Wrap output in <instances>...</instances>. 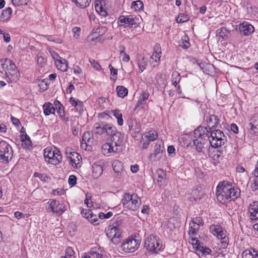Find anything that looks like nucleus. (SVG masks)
Segmentation results:
<instances>
[{"instance_id":"412c9836","label":"nucleus","mask_w":258,"mask_h":258,"mask_svg":"<svg viewBox=\"0 0 258 258\" xmlns=\"http://www.w3.org/2000/svg\"><path fill=\"white\" fill-rule=\"evenodd\" d=\"M55 64L57 68L62 72H66L68 70V61L65 59L55 60Z\"/></svg>"},{"instance_id":"37998d69","label":"nucleus","mask_w":258,"mask_h":258,"mask_svg":"<svg viewBox=\"0 0 258 258\" xmlns=\"http://www.w3.org/2000/svg\"><path fill=\"white\" fill-rule=\"evenodd\" d=\"M151 142V141H149V139H147V138H145V136L143 135L140 141V146L143 149H146L147 148Z\"/></svg>"},{"instance_id":"473e14b6","label":"nucleus","mask_w":258,"mask_h":258,"mask_svg":"<svg viewBox=\"0 0 258 258\" xmlns=\"http://www.w3.org/2000/svg\"><path fill=\"white\" fill-rule=\"evenodd\" d=\"M81 158V157L76 152H73L71 153L70 154V162L72 164V165L74 167H77V164L78 163H77V161L79 160V158Z\"/></svg>"},{"instance_id":"13d9d810","label":"nucleus","mask_w":258,"mask_h":258,"mask_svg":"<svg viewBox=\"0 0 258 258\" xmlns=\"http://www.w3.org/2000/svg\"><path fill=\"white\" fill-rule=\"evenodd\" d=\"M77 177L74 175H71L69 178V183L71 186H74L76 184Z\"/></svg>"},{"instance_id":"4d7b16f0","label":"nucleus","mask_w":258,"mask_h":258,"mask_svg":"<svg viewBox=\"0 0 258 258\" xmlns=\"http://www.w3.org/2000/svg\"><path fill=\"white\" fill-rule=\"evenodd\" d=\"M72 32L74 33V37L77 39H79L81 32L80 28L77 27H74L72 29Z\"/></svg>"},{"instance_id":"0e129e2a","label":"nucleus","mask_w":258,"mask_h":258,"mask_svg":"<svg viewBox=\"0 0 258 258\" xmlns=\"http://www.w3.org/2000/svg\"><path fill=\"white\" fill-rule=\"evenodd\" d=\"M28 0H17V7L20 8L23 6H26L28 4Z\"/></svg>"},{"instance_id":"2f4dec72","label":"nucleus","mask_w":258,"mask_h":258,"mask_svg":"<svg viewBox=\"0 0 258 258\" xmlns=\"http://www.w3.org/2000/svg\"><path fill=\"white\" fill-rule=\"evenodd\" d=\"M81 158V157L76 152H73L71 153L70 154V162L72 164V165L74 167H77V164L78 163H77V161L79 160V158Z\"/></svg>"},{"instance_id":"aec40b11","label":"nucleus","mask_w":258,"mask_h":258,"mask_svg":"<svg viewBox=\"0 0 258 258\" xmlns=\"http://www.w3.org/2000/svg\"><path fill=\"white\" fill-rule=\"evenodd\" d=\"M242 258H258V251L251 248L246 249L242 253Z\"/></svg>"},{"instance_id":"e2e57ef3","label":"nucleus","mask_w":258,"mask_h":258,"mask_svg":"<svg viewBox=\"0 0 258 258\" xmlns=\"http://www.w3.org/2000/svg\"><path fill=\"white\" fill-rule=\"evenodd\" d=\"M192 221H193L194 222L198 224L200 226H203L204 225L203 220L202 218L200 217L194 218L192 219Z\"/></svg>"},{"instance_id":"4c0bfd02","label":"nucleus","mask_w":258,"mask_h":258,"mask_svg":"<svg viewBox=\"0 0 258 258\" xmlns=\"http://www.w3.org/2000/svg\"><path fill=\"white\" fill-rule=\"evenodd\" d=\"M249 213L250 215V219L252 220H256L258 219V206L255 207L254 205L253 207L249 209Z\"/></svg>"},{"instance_id":"e433bc0d","label":"nucleus","mask_w":258,"mask_h":258,"mask_svg":"<svg viewBox=\"0 0 258 258\" xmlns=\"http://www.w3.org/2000/svg\"><path fill=\"white\" fill-rule=\"evenodd\" d=\"M156 174L157 175V182L158 183H162L166 178V173L162 169H158L156 171Z\"/></svg>"},{"instance_id":"dca6fc26","label":"nucleus","mask_w":258,"mask_h":258,"mask_svg":"<svg viewBox=\"0 0 258 258\" xmlns=\"http://www.w3.org/2000/svg\"><path fill=\"white\" fill-rule=\"evenodd\" d=\"M204 195V191L202 187H197L194 189L191 192L190 199L191 201L201 200Z\"/></svg>"},{"instance_id":"6ab92c4d","label":"nucleus","mask_w":258,"mask_h":258,"mask_svg":"<svg viewBox=\"0 0 258 258\" xmlns=\"http://www.w3.org/2000/svg\"><path fill=\"white\" fill-rule=\"evenodd\" d=\"M119 20L120 23H123L124 24L128 25V26L136 25L137 23L136 20L134 19L133 16H121L119 18Z\"/></svg>"},{"instance_id":"7c9ffc66","label":"nucleus","mask_w":258,"mask_h":258,"mask_svg":"<svg viewBox=\"0 0 258 258\" xmlns=\"http://www.w3.org/2000/svg\"><path fill=\"white\" fill-rule=\"evenodd\" d=\"M81 158V157L76 152H73L71 153L70 154V162L72 164V165L74 167H77V164L78 163H77V161L79 160V158Z\"/></svg>"},{"instance_id":"79ce46f5","label":"nucleus","mask_w":258,"mask_h":258,"mask_svg":"<svg viewBox=\"0 0 258 258\" xmlns=\"http://www.w3.org/2000/svg\"><path fill=\"white\" fill-rule=\"evenodd\" d=\"M112 166L113 169L115 173L118 174L122 171V167L120 162L115 161L113 163Z\"/></svg>"},{"instance_id":"2eb2a0df","label":"nucleus","mask_w":258,"mask_h":258,"mask_svg":"<svg viewBox=\"0 0 258 258\" xmlns=\"http://www.w3.org/2000/svg\"><path fill=\"white\" fill-rule=\"evenodd\" d=\"M210 132L208 127L200 126L194 131L195 138L205 139L206 137H208Z\"/></svg>"},{"instance_id":"b1692460","label":"nucleus","mask_w":258,"mask_h":258,"mask_svg":"<svg viewBox=\"0 0 258 258\" xmlns=\"http://www.w3.org/2000/svg\"><path fill=\"white\" fill-rule=\"evenodd\" d=\"M138 66L139 68V72H143L146 69V67L148 63V58L142 56L141 55H139L138 56Z\"/></svg>"},{"instance_id":"09e8293b","label":"nucleus","mask_w":258,"mask_h":258,"mask_svg":"<svg viewBox=\"0 0 258 258\" xmlns=\"http://www.w3.org/2000/svg\"><path fill=\"white\" fill-rule=\"evenodd\" d=\"M191 239L189 240V243H191L193 245V247L197 249L200 246H201V243L199 240L198 239L197 237H194L193 236H190Z\"/></svg>"},{"instance_id":"de8ad7c7","label":"nucleus","mask_w":258,"mask_h":258,"mask_svg":"<svg viewBox=\"0 0 258 258\" xmlns=\"http://www.w3.org/2000/svg\"><path fill=\"white\" fill-rule=\"evenodd\" d=\"M91 1V0H76L75 2L81 7L85 8L89 6Z\"/></svg>"},{"instance_id":"58836bf2","label":"nucleus","mask_w":258,"mask_h":258,"mask_svg":"<svg viewBox=\"0 0 258 258\" xmlns=\"http://www.w3.org/2000/svg\"><path fill=\"white\" fill-rule=\"evenodd\" d=\"M112 112L115 116V118L117 119L118 124L119 125H122L123 123V120L122 119V115L120 110H112Z\"/></svg>"},{"instance_id":"603ef678","label":"nucleus","mask_w":258,"mask_h":258,"mask_svg":"<svg viewBox=\"0 0 258 258\" xmlns=\"http://www.w3.org/2000/svg\"><path fill=\"white\" fill-rule=\"evenodd\" d=\"M81 214L83 217L88 219L89 218L90 215L92 214V211L89 209H82Z\"/></svg>"},{"instance_id":"bf43d9fd","label":"nucleus","mask_w":258,"mask_h":258,"mask_svg":"<svg viewBox=\"0 0 258 258\" xmlns=\"http://www.w3.org/2000/svg\"><path fill=\"white\" fill-rule=\"evenodd\" d=\"M198 250H200V251L202 252L203 253L206 254H209L211 252V249L209 248H207L206 247H204L203 246H200V247H198V248L197 249Z\"/></svg>"},{"instance_id":"49530a36","label":"nucleus","mask_w":258,"mask_h":258,"mask_svg":"<svg viewBox=\"0 0 258 258\" xmlns=\"http://www.w3.org/2000/svg\"><path fill=\"white\" fill-rule=\"evenodd\" d=\"M143 3L141 1L133 2L132 4V8L135 11H139L143 8Z\"/></svg>"},{"instance_id":"a878e982","label":"nucleus","mask_w":258,"mask_h":258,"mask_svg":"<svg viewBox=\"0 0 258 258\" xmlns=\"http://www.w3.org/2000/svg\"><path fill=\"white\" fill-rule=\"evenodd\" d=\"M102 166L96 164H94L92 165V175L94 178H97L99 177L102 174Z\"/></svg>"},{"instance_id":"864d4df0","label":"nucleus","mask_w":258,"mask_h":258,"mask_svg":"<svg viewBox=\"0 0 258 258\" xmlns=\"http://www.w3.org/2000/svg\"><path fill=\"white\" fill-rule=\"evenodd\" d=\"M57 103L55 104L56 108H57V106H58V110H57V113L60 116V117H62L64 116V112L63 108L61 107V104L60 102L57 101Z\"/></svg>"},{"instance_id":"a18cd8bd","label":"nucleus","mask_w":258,"mask_h":258,"mask_svg":"<svg viewBox=\"0 0 258 258\" xmlns=\"http://www.w3.org/2000/svg\"><path fill=\"white\" fill-rule=\"evenodd\" d=\"M74 250L71 247H68L66 249L65 255L61 256V258H74Z\"/></svg>"},{"instance_id":"1a4fd4ad","label":"nucleus","mask_w":258,"mask_h":258,"mask_svg":"<svg viewBox=\"0 0 258 258\" xmlns=\"http://www.w3.org/2000/svg\"><path fill=\"white\" fill-rule=\"evenodd\" d=\"M121 231L117 223L108 226L106 233L107 236L111 239L112 243L117 244L120 241Z\"/></svg>"},{"instance_id":"f704fd0d","label":"nucleus","mask_w":258,"mask_h":258,"mask_svg":"<svg viewBox=\"0 0 258 258\" xmlns=\"http://www.w3.org/2000/svg\"><path fill=\"white\" fill-rule=\"evenodd\" d=\"M144 135L145 136V138H147L151 142L156 140L158 138V134L155 131H150L147 133H145Z\"/></svg>"},{"instance_id":"423d86ee","label":"nucleus","mask_w":258,"mask_h":258,"mask_svg":"<svg viewBox=\"0 0 258 258\" xmlns=\"http://www.w3.org/2000/svg\"><path fill=\"white\" fill-rule=\"evenodd\" d=\"M210 136H208L209 141L212 147L215 148L223 145L226 141V138L220 130L210 131Z\"/></svg>"},{"instance_id":"f257e3e1","label":"nucleus","mask_w":258,"mask_h":258,"mask_svg":"<svg viewBox=\"0 0 258 258\" xmlns=\"http://www.w3.org/2000/svg\"><path fill=\"white\" fill-rule=\"evenodd\" d=\"M240 195V189L228 181L220 182L216 188V195L217 200L222 203L234 201Z\"/></svg>"},{"instance_id":"72a5a7b5","label":"nucleus","mask_w":258,"mask_h":258,"mask_svg":"<svg viewBox=\"0 0 258 258\" xmlns=\"http://www.w3.org/2000/svg\"><path fill=\"white\" fill-rule=\"evenodd\" d=\"M206 139L196 138L194 140V144L198 152H201L203 148L204 143Z\"/></svg>"},{"instance_id":"7ed1b4c3","label":"nucleus","mask_w":258,"mask_h":258,"mask_svg":"<svg viewBox=\"0 0 258 258\" xmlns=\"http://www.w3.org/2000/svg\"><path fill=\"white\" fill-rule=\"evenodd\" d=\"M0 66L5 72L7 82L8 83H16V66L15 62L9 58L2 59L0 60Z\"/></svg>"},{"instance_id":"680f3d73","label":"nucleus","mask_w":258,"mask_h":258,"mask_svg":"<svg viewBox=\"0 0 258 258\" xmlns=\"http://www.w3.org/2000/svg\"><path fill=\"white\" fill-rule=\"evenodd\" d=\"M161 57V52H158L157 51H155L151 56L152 59H154L155 61H157L159 60Z\"/></svg>"},{"instance_id":"c85d7f7f","label":"nucleus","mask_w":258,"mask_h":258,"mask_svg":"<svg viewBox=\"0 0 258 258\" xmlns=\"http://www.w3.org/2000/svg\"><path fill=\"white\" fill-rule=\"evenodd\" d=\"M119 132H117L116 127L111 124H106L105 133L108 136L112 137L116 133H118Z\"/></svg>"},{"instance_id":"4468645a","label":"nucleus","mask_w":258,"mask_h":258,"mask_svg":"<svg viewBox=\"0 0 258 258\" xmlns=\"http://www.w3.org/2000/svg\"><path fill=\"white\" fill-rule=\"evenodd\" d=\"M240 33L245 36H248L254 32L253 26L247 22L240 24L239 27Z\"/></svg>"},{"instance_id":"6e6552de","label":"nucleus","mask_w":258,"mask_h":258,"mask_svg":"<svg viewBox=\"0 0 258 258\" xmlns=\"http://www.w3.org/2000/svg\"><path fill=\"white\" fill-rule=\"evenodd\" d=\"M140 242L134 237H129L124 239L120 246V249L125 253H133L139 247Z\"/></svg>"},{"instance_id":"052dcab7","label":"nucleus","mask_w":258,"mask_h":258,"mask_svg":"<svg viewBox=\"0 0 258 258\" xmlns=\"http://www.w3.org/2000/svg\"><path fill=\"white\" fill-rule=\"evenodd\" d=\"M199 230L198 229H196L195 227H191V226H189L188 234L190 236H194L197 234Z\"/></svg>"},{"instance_id":"338daca9","label":"nucleus","mask_w":258,"mask_h":258,"mask_svg":"<svg viewBox=\"0 0 258 258\" xmlns=\"http://www.w3.org/2000/svg\"><path fill=\"white\" fill-rule=\"evenodd\" d=\"M251 188L253 191H255L258 188V177H255L254 179V182L251 185Z\"/></svg>"},{"instance_id":"cd10ccee","label":"nucleus","mask_w":258,"mask_h":258,"mask_svg":"<svg viewBox=\"0 0 258 258\" xmlns=\"http://www.w3.org/2000/svg\"><path fill=\"white\" fill-rule=\"evenodd\" d=\"M12 14V9L10 7L7 8L2 12V15L0 17V19L2 21H5L9 20Z\"/></svg>"},{"instance_id":"c756f323","label":"nucleus","mask_w":258,"mask_h":258,"mask_svg":"<svg viewBox=\"0 0 258 258\" xmlns=\"http://www.w3.org/2000/svg\"><path fill=\"white\" fill-rule=\"evenodd\" d=\"M106 124L96 123L94 126V132L96 134L102 135L105 133Z\"/></svg>"},{"instance_id":"9b49d317","label":"nucleus","mask_w":258,"mask_h":258,"mask_svg":"<svg viewBox=\"0 0 258 258\" xmlns=\"http://www.w3.org/2000/svg\"><path fill=\"white\" fill-rule=\"evenodd\" d=\"M210 232L218 239L221 240V243L226 245L228 243V238L226 237V232L223 230L219 225L213 224L210 226Z\"/></svg>"},{"instance_id":"a19ab883","label":"nucleus","mask_w":258,"mask_h":258,"mask_svg":"<svg viewBox=\"0 0 258 258\" xmlns=\"http://www.w3.org/2000/svg\"><path fill=\"white\" fill-rule=\"evenodd\" d=\"M100 250L97 247L92 248L90 254L91 256L94 258H103V254L100 253Z\"/></svg>"},{"instance_id":"20e7f679","label":"nucleus","mask_w":258,"mask_h":258,"mask_svg":"<svg viewBox=\"0 0 258 258\" xmlns=\"http://www.w3.org/2000/svg\"><path fill=\"white\" fill-rule=\"evenodd\" d=\"M144 247L148 251L156 253L163 249L161 240L158 236L153 235H150L146 238Z\"/></svg>"},{"instance_id":"ea45409f","label":"nucleus","mask_w":258,"mask_h":258,"mask_svg":"<svg viewBox=\"0 0 258 258\" xmlns=\"http://www.w3.org/2000/svg\"><path fill=\"white\" fill-rule=\"evenodd\" d=\"M180 80V74L177 71H174L173 72L172 76H171V81L172 84L176 87L178 83L179 82Z\"/></svg>"},{"instance_id":"774afa93","label":"nucleus","mask_w":258,"mask_h":258,"mask_svg":"<svg viewBox=\"0 0 258 258\" xmlns=\"http://www.w3.org/2000/svg\"><path fill=\"white\" fill-rule=\"evenodd\" d=\"M39 85L43 90H46L48 88L47 83L45 82V80H42Z\"/></svg>"},{"instance_id":"5fc2aeb1","label":"nucleus","mask_w":258,"mask_h":258,"mask_svg":"<svg viewBox=\"0 0 258 258\" xmlns=\"http://www.w3.org/2000/svg\"><path fill=\"white\" fill-rule=\"evenodd\" d=\"M113 214L111 212H108L106 214L100 212L98 214V217L101 219H108L112 216Z\"/></svg>"},{"instance_id":"f3484780","label":"nucleus","mask_w":258,"mask_h":258,"mask_svg":"<svg viewBox=\"0 0 258 258\" xmlns=\"http://www.w3.org/2000/svg\"><path fill=\"white\" fill-rule=\"evenodd\" d=\"M149 96V94L147 92H143L139 96L138 101L135 106V109L138 108H143L145 105L146 100Z\"/></svg>"},{"instance_id":"5701e85b","label":"nucleus","mask_w":258,"mask_h":258,"mask_svg":"<svg viewBox=\"0 0 258 258\" xmlns=\"http://www.w3.org/2000/svg\"><path fill=\"white\" fill-rule=\"evenodd\" d=\"M43 108L44 113L45 115H49L50 114H54L55 111V109L53 105L50 102L45 103L43 105Z\"/></svg>"},{"instance_id":"c9c22d12","label":"nucleus","mask_w":258,"mask_h":258,"mask_svg":"<svg viewBox=\"0 0 258 258\" xmlns=\"http://www.w3.org/2000/svg\"><path fill=\"white\" fill-rule=\"evenodd\" d=\"M117 95L121 98L124 97L127 95L128 90L124 86H119L116 88Z\"/></svg>"},{"instance_id":"f8f14e48","label":"nucleus","mask_w":258,"mask_h":258,"mask_svg":"<svg viewBox=\"0 0 258 258\" xmlns=\"http://www.w3.org/2000/svg\"><path fill=\"white\" fill-rule=\"evenodd\" d=\"M128 125L132 136L135 138L138 137V134L141 131V124L139 119L131 118L128 121Z\"/></svg>"},{"instance_id":"3c124183","label":"nucleus","mask_w":258,"mask_h":258,"mask_svg":"<svg viewBox=\"0 0 258 258\" xmlns=\"http://www.w3.org/2000/svg\"><path fill=\"white\" fill-rule=\"evenodd\" d=\"M90 140V133L88 132L84 133L82 136V146H83V144H85V145H86L87 143L89 142Z\"/></svg>"},{"instance_id":"9d476101","label":"nucleus","mask_w":258,"mask_h":258,"mask_svg":"<svg viewBox=\"0 0 258 258\" xmlns=\"http://www.w3.org/2000/svg\"><path fill=\"white\" fill-rule=\"evenodd\" d=\"M12 147L5 141L0 138V159L8 162L13 156Z\"/></svg>"},{"instance_id":"6e6d98bb","label":"nucleus","mask_w":258,"mask_h":258,"mask_svg":"<svg viewBox=\"0 0 258 258\" xmlns=\"http://www.w3.org/2000/svg\"><path fill=\"white\" fill-rule=\"evenodd\" d=\"M109 68L110 69L111 74L112 75L111 79L115 80L116 78V75L117 74V70L114 69L111 64L109 66Z\"/></svg>"},{"instance_id":"a211bd4d","label":"nucleus","mask_w":258,"mask_h":258,"mask_svg":"<svg viewBox=\"0 0 258 258\" xmlns=\"http://www.w3.org/2000/svg\"><path fill=\"white\" fill-rule=\"evenodd\" d=\"M219 123V119L217 116L210 115L207 120V123L209 130L211 131L212 128L216 127Z\"/></svg>"},{"instance_id":"8fccbe9b","label":"nucleus","mask_w":258,"mask_h":258,"mask_svg":"<svg viewBox=\"0 0 258 258\" xmlns=\"http://www.w3.org/2000/svg\"><path fill=\"white\" fill-rule=\"evenodd\" d=\"M88 220L91 224L94 225H96L99 224L98 216L97 215L94 214L93 212L92 214L90 215L89 218H88Z\"/></svg>"},{"instance_id":"4be33fe9","label":"nucleus","mask_w":258,"mask_h":258,"mask_svg":"<svg viewBox=\"0 0 258 258\" xmlns=\"http://www.w3.org/2000/svg\"><path fill=\"white\" fill-rule=\"evenodd\" d=\"M249 124L251 126L250 130L253 133H258V114L252 116L250 119Z\"/></svg>"},{"instance_id":"0eeeda50","label":"nucleus","mask_w":258,"mask_h":258,"mask_svg":"<svg viewBox=\"0 0 258 258\" xmlns=\"http://www.w3.org/2000/svg\"><path fill=\"white\" fill-rule=\"evenodd\" d=\"M44 157L46 161L53 165H56L62 160V156L59 151L57 149L52 150L48 147L44 150Z\"/></svg>"},{"instance_id":"69168bd1","label":"nucleus","mask_w":258,"mask_h":258,"mask_svg":"<svg viewBox=\"0 0 258 258\" xmlns=\"http://www.w3.org/2000/svg\"><path fill=\"white\" fill-rule=\"evenodd\" d=\"M0 34L3 35L4 39L6 42H9L10 41V36L9 34L4 33L1 29H0Z\"/></svg>"},{"instance_id":"39448f33","label":"nucleus","mask_w":258,"mask_h":258,"mask_svg":"<svg viewBox=\"0 0 258 258\" xmlns=\"http://www.w3.org/2000/svg\"><path fill=\"white\" fill-rule=\"evenodd\" d=\"M137 194L125 193L122 199L121 202L124 208L133 211L137 210L141 205L140 200Z\"/></svg>"},{"instance_id":"393cba45","label":"nucleus","mask_w":258,"mask_h":258,"mask_svg":"<svg viewBox=\"0 0 258 258\" xmlns=\"http://www.w3.org/2000/svg\"><path fill=\"white\" fill-rule=\"evenodd\" d=\"M21 146L25 149H29L32 146V142L30 137L26 135L25 136H20Z\"/></svg>"},{"instance_id":"c03bdc74","label":"nucleus","mask_w":258,"mask_h":258,"mask_svg":"<svg viewBox=\"0 0 258 258\" xmlns=\"http://www.w3.org/2000/svg\"><path fill=\"white\" fill-rule=\"evenodd\" d=\"M189 19V17L188 15L183 13L180 14L176 18L177 23H184L187 21Z\"/></svg>"},{"instance_id":"ddd939ff","label":"nucleus","mask_w":258,"mask_h":258,"mask_svg":"<svg viewBox=\"0 0 258 258\" xmlns=\"http://www.w3.org/2000/svg\"><path fill=\"white\" fill-rule=\"evenodd\" d=\"M48 206L46 208L47 211L50 210L53 213L61 214L66 210L65 206L63 203H59L55 200H50L47 203Z\"/></svg>"},{"instance_id":"bb28decb","label":"nucleus","mask_w":258,"mask_h":258,"mask_svg":"<svg viewBox=\"0 0 258 258\" xmlns=\"http://www.w3.org/2000/svg\"><path fill=\"white\" fill-rule=\"evenodd\" d=\"M162 152L161 147L160 144H156L155 146L154 153L151 154L150 157L153 158L154 160H158L160 158Z\"/></svg>"},{"instance_id":"f03ea898","label":"nucleus","mask_w":258,"mask_h":258,"mask_svg":"<svg viewBox=\"0 0 258 258\" xmlns=\"http://www.w3.org/2000/svg\"><path fill=\"white\" fill-rule=\"evenodd\" d=\"M124 134L119 132L110 137L109 142L102 145V153L105 156H110L121 152L124 148Z\"/></svg>"}]
</instances>
